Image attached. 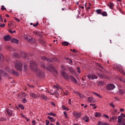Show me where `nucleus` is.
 <instances>
[{
  "label": "nucleus",
  "instance_id": "1",
  "mask_svg": "<svg viewBox=\"0 0 125 125\" xmlns=\"http://www.w3.org/2000/svg\"><path fill=\"white\" fill-rule=\"evenodd\" d=\"M30 66L33 70L34 71L36 74L38 76L43 77L44 76V73L42 70L37 68V65L34 61L32 60L30 63Z\"/></svg>",
  "mask_w": 125,
  "mask_h": 125
},
{
  "label": "nucleus",
  "instance_id": "2",
  "mask_svg": "<svg viewBox=\"0 0 125 125\" xmlns=\"http://www.w3.org/2000/svg\"><path fill=\"white\" fill-rule=\"evenodd\" d=\"M15 67L17 70L19 71H22V64L20 60H18L15 61Z\"/></svg>",
  "mask_w": 125,
  "mask_h": 125
},
{
  "label": "nucleus",
  "instance_id": "3",
  "mask_svg": "<svg viewBox=\"0 0 125 125\" xmlns=\"http://www.w3.org/2000/svg\"><path fill=\"white\" fill-rule=\"evenodd\" d=\"M41 67L47 70H48L50 71L52 70H53L54 69V67L52 64H50L49 66H47L46 67H45V65L43 64H42L41 65Z\"/></svg>",
  "mask_w": 125,
  "mask_h": 125
},
{
  "label": "nucleus",
  "instance_id": "4",
  "mask_svg": "<svg viewBox=\"0 0 125 125\" xmlns=\"http://www.w3.org/2000/svg\"><path fill=\"white\" fill-rule=\"evenodd\" d=\"M115 87V86L113 84L110 83L108 84L106 86V89L109 90H112Z\"/></svg>",
  "mask_w": 125,
  "mask_h": 125
},
{
  "label": "nucleus",
  "instance_id": "5",
  "mask_svg": "<svg viewBox=\"0 0 125 125\" xmlns=\"http://www.w3.org/2000/svg\"><path fill=\"white\" fill-rule=\"evenodd\" d=\"M61 74L62 76L65 79L67 80L69 79V76H68V74L66 72L62 71L61 73Z\"/></svg>",
  "mask_w": 125,
  "mask_h": 125
},
{
  "label": "nucleus",
  "instance_id": "6",
  "mask_svg": "<svg viewBox=\"0 0 125 125\" xmlns=\"http://www.w3.org/2000/svg\"><path fill=\"white\" fill-rule=\"evenodd\" d=\"M88 78L90 79H91L93 80L95 79H97L98 77L94 74L91 73L87 75Z\"/></svg>",
  "mask_w": 125,
  "mask_h": 125
},
{
  "label": "nucleus",
  "instance_id": "7",
  "mask_svg": "<svg viewBox=\"0 0 125 125\" xmlns=\"http://www.w3.org/2000/svg\"><path fill=\"white\" fill-rule=\"evenodd\" d=\"M41 58L44 61H47L49 62H52V60L51 59L48 58L47 57L43 56L41 57Z\"/></svg>",
  "mask_w": 125,
  "mask_h": 125
},
{
  "label": "nucleus",
  "instance_id": "8",
  "mask_svg": "<svg viewBox=\"0 0 125 125\" xmlns=\"http://www.w3.org/2000/svg\"><path fill=\"white\" fill-rule=\"evenodd\" d=\"M16 23L13 21H9L8 24V26L9 27H11L12 28H14L16 27Z\"/></svg>",
  "mask_w": 125,
  "mask_h": 125
},
{
  "label": "nucleus",
  "instance_id": "9",
  "mask_svg": "<svg viewBox=\"0 0 125 125\" xmlns=\"http://www.w3.org/2000/svg\"><path fill=\"white\" fill-rule=\"evenodd\" d=\"M21 56L22 58L24 59L27 60L29 59L28 55L25 52H21Z\"/></svg>",
  "mask_w": 125,
  "mask_h": 125
},
{
  "label": "nucleus",
  "instance_id": "10",
  "mask_svg": "<svg viewBox=\"0 0 125 125\" xmlns=\"http://www.w3.org/2000/svg\"><path fill=\"white\" fill-rule=\"evenodd\" d=\"M69 78L71 80V81L73 82L77 83L78 82L76 79L74 77L71 75H69Z\"/></svg>",
  "mask_w": 125,
  "mask_h": 125
},
{
  "label": "nucleus",
  "instance_id": "11",
  "mask_svg": "<svg viewBox=\"0 0 125 125\" xmlns=\"http://www.w3.org/2000/svg\"><path fill=\"white\" fill-rule=\"evenodd\" d=\"M3 39L5 41H7L10 40L11 38L10 35H7L3 37Z\"/></svg>",
  "mask_w": 125,
  "mask_h": 125
},
{
  "label": "nucleus",
  "instance_id": "12",
  "mask_svg": "<svg viewBox=\"0 0 125 125\" xmlns=\"http://www.w3.org/2000/svg\"><path fill=\"white\" fill-rule=\"evenodd\" d=\"M0 73H2V74L5 77L7 76L8 75L7 73L3 70H0Z\"/></svg>",
  "mask_w": 125,
  "mask_h": 125
},
{
  "label": "nucleus",
  "instance_id": "13",
  "mask_svg": "<svg viewBox=\"0 0 125 125\" xmlns=\"http://www.w3.org/2000/svg\"><path fill=\"white\" fill-rule=\"evenodd\" d=\"M10 73L14 75L18 76L19 75V73L17 71L13 70H11Z\"/></svg>",
  "mask_w": 125,
  "mask_h": 125
},
{
  "label": "nucleus",
  "instance_id": "14",
  "mask_svg": "<svg viewBox=\"0 0 125 125\" xmlns=\"http://www.w3.org/2000/svg\"><path fill=\"white\" fill-rule=\"evenodd\" d=\"M6 111L7 114L9 115V116H10L12 115V111L10 110L9 109H6Z\"/></svg>",
  "mask_w": 125,
  "mask_h": 125
},
{
  "label": "nucleus",
  "instance_id": "15",
  "mask_svg": "<svg viewBox=\"0 0 125 125\" xmlns=\"http://www.w3.org/2000/svg\"><path fill=\"white\" fill-rule=\"evenodd\" d=\"M73 114L77 118H79L81 116V113H77L74 112Z\"/></svg>",
  "mask_w": 125,
  "mask_h": 125
},
{
  "label": "nucleus",
  "instance_id": "16",
  "mask_svg": "<svg viewBox=\"0 0 125 125\" xmlns=\"http://www.w3.org/2000/svg\"><path fill=\"white\" fill-rule=\"evenodd\" d=\"M12 55V56L18 58H20V55L16 52L13 53Z\"/></svg>",
  "mask_w": 125,
  "mask_h": 125
},
{
  "label": "nucleus",
  "instance_id": "17",
  "mask_svg": "<svg viewBox=\"0 0 125 125\" xmlns=\"http://www.w3.org/2000/svg\"><path fill=\"white\" fill-rule=\"evenodd\" d=\"M67 68L71 73H74V70L72 67L68 66L67 67Z\"/></svg>",
  "mask_w": 125,
  "mask_h": 125
},
{
  "label": "nucleus",
  "instance_id": "18",
  "mask_svg": "<svg viewBox=\"0 0 125 125\" xmlns=\"http://www.w3.org/2000/svg\"><path fill=\"white\" fill-rule=\"evenodd\" d=\"M83 120H85L86 122H87L89 120V117L87 115H85L84 117L83 118Z\"/></svg>",
  "mask_w": 125,
  "mask_h": 125
},
{
  "label": "nucleus",
  "instance_id": "19",
  "mask_svg": "<svg viewBox=\"0 0 125 125\" xmlns=\"http://www.w3.org/2000/svg\"><path fill=\"white\" fill-rule=\"evenodd\" d=\"M28 42L30 43H33L35 42V40L34 39L31 37L29 38V39L28 40Z\"/></svg>",
  "mask_w": 125,
  "mask_h": 125
},
{
  "label": "nucleus",
  "instance_id": "20",
  "mask_svg": "<svg viewBox=\"0 0 125 125\" xmlns=\"http://www.w3.org/2000/svg\"><path fill=\"white\" fill-rule=\"evenodd\" d=\"M11 42L13 43H16L17 44H18L19 40L15 38H13L12 40L11 41Z\"/></svg>",
  "mask_w": 125,
  "mask_h": 125
},
{
  "label": "nucleus",
  "instance_id": "21",
  "mask_svg": "<svg viewBox=\"0 0 125 125\" xmlns=\"http://www.w3.org/2000/svg\"><path fill=\"white\" fill-rule=\"evenodd\" d=\"M98 76L101 78H106V76L102 74L98 73H97Z\"/></svg>",
  "mask_w": 125,
  "mask_h": 125
},
{
  "label": "nucleus",
  "instance_id": "22",
  "mask_svg": "<svg viewBox=\"0 0 125 125\" xmlns=\"http://www.w3.org/2000/svg\"><path fill=\"white\" fill-rule=\"evenodd\" d=\"M31 96L33 98H35L37 97V95L33 93H30Z\"/></svg>",
  "mask_w": 125,
  "mask_h": 125
},
{
  "label": "nucleus",
  "instance_id": "23",
  "mask_svg": "<svg viewBox=\"0 0 125 125\" xmlns=\"http://www.w3.org/2000/svg\"><path fill=\"white\" fill-rule=\"evenodd\" d=\"M109 8L111 9H113L114 7V4L111 2H110L109 4Z\"/></svg>",
  "mask_w": 125,
  "mask_h": 125
},
{
  "label": "nucleus",
  "instance_id": "24",
  "mask_svg": "<svg viewBox=\"0 0 125 125\" xmlns=\"http://www.w3.org/2000/svg\"><path fill=\"white\" fill-rule=\"evenodd\" d=\"M102 9H98L96 11V12L98 14H101L102 12Z\"/></svg>",
  "mask_w": 125,
  "mask_h": 125
},
{
  "label": "nucleus",
  "instance_id": "25",
  "mask_svg": "<svg viewBox=\"0 0 125 125\" xmlns=\"http://www.w3.org/2000/svg\"><path fill=\"white\" fill-rule=\"evenodd\" d=\"M47 118L50 119V121L52 122H53L55 120L52 117L49 116H48Z\"/></svg>",
  "mask_w": 125,
  "mask_h": 125
},
{
  "label": "nucleus",
  "instance_id": "26",
  "mask_svg": "<svg viewBox=\"0 0 125 125\" xmlns=\"http://www.w3.org/2000/svg\"><path fill=\"white\" fill-rule=\"evenodd\" d=\"M69 44V43L67 42H64L62 43V45L64 46H68Z\"/></svg>",
  "mask_w": 125,
  "mask_h": 125
},
{
  "label": "nucleus",
  "instance_id": "27",
  "mask_svg": "<svg viewBox=\"0 0 125 125\" xmlns=\"http://www.w3.org/2000/svg\"><path fill=\"white\" fill-rule=\"evenodd\" d=\"M101 14L103 16H106L107 15V13L105 11L102 12Z\"/></svg>",
  "mask_w": 125,
  "mask_h": 125
},
{
  "label": "nucleus",
  "instance_id": "28",
  "mask_svg": "<svg viewBox=\"0 0 125 125\" xmlns=\"http://www.w3.org/2000/svg\"><path fill=\"white\" fill-rule=\"evenodd\" d=\"M93 94H95V95H96L97 96H98L100 98H102V96L100 94H98L94 92H93Z\"/></svg>",
  "mask_w": 125,
  "mask_h": 125
},
{
  "label": "nucleus",
  "instance_id": "29",
  "mask_svg": "<svg viewBox=\"0 0 125 125\" xmlns=\"http://www.w3.org/2000/svg\"><path fill=\"white\" fill-rule=\"evenodd\" d=\"M101 116V114L99 113L95 112V116L96 117H99Z\"/></svg>",
  "mask_w": 125,
  "mask_h": 125
},
{
  "label": "nucleus",
  "instance_id": "30",
  "mask_svg": "<svg viewBox=\"0 0 125 125\" xmlns=\"http://www.w3.org/2000/svg\"><path fill=\"white\" fill-rule=\"evenodd\" d=\"M98 84L100 85H103L104 84V82L102 81H100L98 83Z\"/></svg>",
  "mask_w": 125,
  "mask_h": 125
},
{
  "label": "nucleus",
  "instance_id": "31",
  "mask_svg": "<svg viewBox=\"0 0 125 125\" xmlns=\"http://www.w3.org/2000/svg\"><path fill=\"white\" fill-rule=\"evenodd\" d=\"M88 100L89 102H92L93 100V98L91 96L88 98Z\"/></svg>",
  "mask_w": 125,
  "mask_h": 125
},
{
  "label": "nucleus",
  "instance_id": "32",
  "mask_svg": "<svg viewBox=\"0 0 125 125\" xmlns=\"http://www.w3.org/2000/svg\"><path fill=\"white\" fill-rule=\"evenodd\" d=\"M117 118V116H114L110 118L109 121L110 122H111L112 120H116Z\"/></svg>",
  "mask_w": 125,
  "mask_h": 125
},
{
  "label": "nucleus",
  "instance_id": "33",
  "mask_svg": "<svg viewBox=\"0 0 125 125\" xmlns=\"http://www.w3.org/2000/svg\"><path fill=\"white\" fill-rule=\"evenodd\" d=\"M52 60L55 62H60V60L58 58H54L52 59Z\"/></svg>",
  "mask_w": 125,
  "mask_h": 125
},
{
  "label": "nucleus",
  "instance_id": "34",
  "mask_svg": "<svg viewBox=\"0 0 125 125\" xmlns=\"http://www.w3.org/2000/svg\"><path fill=\"white\" fill-rule=\"evenodd\" d=\"M41 97L43 99H44L45 100L47 99V97L44 95H42L41 96Z\"/></svg>",
  "mask_w": 125,
  "mask_h": 125
},
{
  "label": "nucleus",
  "instance_id": "35",
  "mask_svg": "<svg viewBox=\"0 0 125 125\" xmlns=\"http://www.w3.org/2000/svg\"><path fill=\"white\" fill-rule=\"evenodd\" d=\"M62 108L65 110L68 111L69 109L68 108L66 107L64 105H63L62 106Z\"/></svg>",
  "mask_w": 125,
  "mask_h": 125
},
{
  "label": "nucleus",
  "instance_id": "36",
  "mask_svg": "<svg viewBox=\"0 0 125 125\" xmlns=\"http://www.w3.org/2000/svg\"><path fill=\"white\" fill-rule=\"evenodd\" d=\"M19 107L22 110L24 109V107L21 104H19Z\"/></svg>",
  "mask_w": 125,
  "mask_h": 125
},
{
  "label": "nucleus",
  "instance_id": "37",
  "mask_svg": "<svg viewBox=\"0 0 125 125\" xmlns=\"http://www.w3.org/2000/svg\"><path fill=\"white\" fill-rule=\"evenodd\" d=\"M119 93L121 94H122L124 93V91L122 89H120L119 91Z\"/></svg>",
  "mask_w": 125,
  "mask_h": 125
},
{
  "label": "nucleus",
  "instance_id": "38",
  "mask_svg": "<svg viewBox=\"0 0 125 125\" xmlns=\"http://www.w3.org/2000/svg\"><path fill=\"white\" fill-rule=\"evenodd\" d=\"M96 65L97 66H99L101 69H103V68L101 64L97 63H96Z\"/></svg>",
  "mask_w": 125,
  "mask_h": 125
},
{
  "label": "nucleus",
  "instance_id": "39",
  "mask_svg": "<svg viewBox=\"0 0 125 125\" xmlns=\"http://www.w3.org/2000/svg\"><path fill=\"white\" fill-rule=\"evenodd\" d=\"M48 115H52L54 116H55L56 115V114L53 113L52 112H50L49 113H48Z\"/></svg>",
  "mask_w": 125,
  "mask_h": 125
},
{
  "label": "nucleus",
  "instance_id": "40",
  "mask_svg": "<svg viewBox=\"0 0 125 125\" xmlns=\"http://www.w3.org/2000/svg\"><path fill=\"white\" fill-rule=\"evenodd\" d=\"M6 70L8 72H10V71L9 67L8 66H6Z\"/></svg>",
  "mask_w": 125,
  "mask_h": 125
},
{
  "label": "nucleus",
  "instance_id": "41",
  "mask_svg": "<svg viewBox=\"0 0 125 125\" xmlns=\"http://www.w3.org/2000/svg\"><path fill=\"white\" fill-rule=\"evenodd\" d=\"M31 37L29 36H26L24 37V39H25L26 40L28 41V40L29 39V38Z\"/></svg>",
  "mask_w": 125,
  "mask_h": 125
},
{
  "label": "nucleus",
  "instance_id": "42",
  "mask_svg": "<svg viewBox=\"0 0 125 125\" xmlns=\"http://www.w3.org/2000/svg\"><path fill=\"white\" fill-rule=\"evenodd\" d=\"M24 71H26L27 69V65L25 64L24 66L23 67Z\"/></svg>",
  "mask_w": 125,
  "mask_h": 125
},
{
  "label": "nucleus",
  "instance_id": "43",
  "mask_svg": "<svg viewBox=\"0 0 125 125\" xmlns=\"http://www.w3.org/2000/svg\"><path fill=\"white\" fill-rule=\"evenodd\" d=\"M9 49L11 51H15V49L11 47H10L9 48Z\"/></svg>",
  "mask_w": 125,
  "mask_h": 125
},
{
  "label": "nucleus",
  "instance_id": "44",
  "mask_svg": "<svg viewBox=\"0 0 125 125\" xmlns=\"http://www.w3.org/2000/svg\"><path fill=\"white\" fill-rule=\"evenodd\" d=\"M98 125H104V122H102L99 121L98 123Z\"/></svg>",
  "mask_w": 125,
  "mask_h": 125
},
{
  "label": "nucleus",
  "instance_id": "45",
  "mask_svg": "<svg viewBox=\"0 0 125 125\" xmlns=\"http://www.w3.org/2000/svg\"><path fill=\"white\" fill-rule=\"evenodd\" d=\"M78 95L81 98H83V94H80V93H79V94H78Z\"/></svg>",
  "mask_w": 125,
  "mask_h": 125
},
{
  "label": "nucleus",
  "instance_id": "46",
  "mask_svg": "<svg viewBox=\"0 0 125 125\" xmlns=\"http://www.w3.org/2000/svg\"><path fill=\"white\" fill-rule=\"evenodd\" d=\"M8 31L11 33H15L16 32V31L15 30H14L13 31H12L11 30H8Z\"/></svg>",
  "mask_w": 125,
  "mask_h": 125
},
{
  "label": "nucleus",
  "instance_id": "47",
  "mask_svg": "<svg viewBox=\"0 0 125 125\" xmlns=\"http://www.w3.org/2000/svg\"><path fill=\"white\" fill-rule=\"evenodd\" d=\"M39 24L38 22V21L36 22V23L35 24H34L33 25V26L35 27H37Z\"/></svg>",
  "mask_w": 125,
  "mask_h": 125
},
{
  "label": "nucleus",
  "instance_id": "48",
  "mask_svg": "<svg viewBox=\"0 0 125 125\" xmlns=\"http://www.w3.org/2000/svg\"><path fill=\"white\" fill-rule=\"evenodd\" d=\"M103 116H104L105 118L107 119H108L109 118V117L107 115L105 114H103Z\"/></svg>",
  "mask_w": 125,
  "mask_h": 125
},
{
  "label": "nucleus",
  "instance_id": "49",
  "mask_svg": "<svg viewBox=\"0 0 125 125\" xmlns=\"http://www.w3.org/2000/svg\"><path fill=\"white\" fill-rule=\"evenodd\" d=\"M5 120V118L3 117H0V122L3 121Z\"/></svg>",
  "mask_w": 125,
  "mask_h": 125
},
{
  "label": "nucleus",
  "instance_id": "50",
  "mask_svg": "<svg viewBox=\"0 0 125 125\" xmlns=\"http://www.w3.org/2000/svg\"><path fill=\"white\" fill-rule=\"evenodd\" d=\"M1 10H6V9L5 8H4V6L3 5H2L1 6Z\"/></svg>",
  "mask_w": 125,
  "mask_h": 125
},
{
  "label": "nucleus",
  "instance_id": "51",
  "mask_svg": "<svg viewBox=\"0 0 125 125\" xmlns=\"http://www.w3.org/2000/svg\"><path fill=\"white\" fill-rule=\"evenodd\" d=\"M3 58V55L1 54L0 53V60H2Z\"/></svg>",
  "mask_w": 125,
  "mask_h": 125
},
{
  "label": "nucleus",
  "instance_id": "52",
  "mask_svg": "<svg viewBox=\"0 0 125 125\" xmlns=\"http://www.w3.org/2000/svg\"><path fill=\"white\" fill-rule=\"evenodd\" d=\"M109 105L113 108L115 107V106L113 104L111 103H110Z\"/></svg>",
  "mask_w": 125,
  "mask_h": 125
},
{
  "label": "nucleus",
  "instance_id": "53",
  "mask_svg": "<svg viewBox=\"0 0 125 125\" xmlns=\"http://www.w3.org/2000/svg\"><path fill=\"white\" fill-rule=\"evenodd\" d=\"M5 26V24L4 23L3 24H0V26L1 27H4Z\"/></svg>",
  "mask_w": 125,
  "mask_h": 125
},
{
  "label": "nucleus",
  "instance_id": "54",
  "mask_svg": "<svg viewBox=\"0 0 125 125\" xmlns=\"http://www.w3.org/2000/svg\"><path fill=\"white\" fill-rule=\"evenodd\" d=\"M77 70L78 72L79 73H80L81 71H80V69L79 67H78L77 68Z\"/></svg>",
  "mask_w": 125,
  "mask_h": 125
},
{
  "label": "nucleus",
  "instance_id": "55",
  "mask_svg": "<svg viewBox=\"0 0 125 125\" xmlns=\"http://www.w3.org/2000/svg\"><path fill=\"white\" fill-rule=\"evenodd\" d=\"M46 125H48L49 124V121L48 120H46Z\"/></svg>",
  "mask_w": 125,
  "mask_h": 125
},
{
  "label": "nucleus",
  "instance_id": "56",
  "mask_svg": "<svg viewBox=\"0 0 125 125\" xmlns=\"http://www.w3.org/2000/svg\"><path fill=\"white\" fill-rule=\"evenodd\" d=\"M122 118H123V117L121 115L119 116H118V119H120L122 120Z\"/></svg>",
  "mask_w": 125,
  "mask_h": 125
},
{
  "label": "nucleus",
  "instance_id": "57",
  "mask_svg": "<svg viewBox=\"0 0 125 125\" xmlns=\"http://www.w3.org/2000/svg\"><path fill=\"white\" fill-rule=\"evenodd\" d=\"M68 91L67 90H65V92H64V94L65 95H67L68 94Z\"/></svg>",
  "mask_w": 125,
  "mask_h": 125
},
{
  "label": "nucleus",
  "instance_id": "58",
  "mask_svg": "<svg viewBox=\"0 0 125 125\" xmlns=\"http://www.w3.org/2000/svg\"><path fill=\"white\" fill-rule=\"evenodd\" d=\"M22 101L23 103H25L26 102V99L25 98H24L23 100Z\"/></svg>",
  "mask_w": 125,
  "mask_h": 125
},
{
  "label": "nucleus",
  "instance_id": "59",
  "mask_svg": "<svg viewBox=\"0 0 125 125\" xmlns=\"http://www.w3.org/2000/svg\"><path fill=\"white\" fill-rule=\"evenodd\" d=\"M51 103L52 105H53V106H55V104L54 102H51Z\"/></svg>",
  "mask_w": 125,
  "mask_h": 125
},
{
  "label": "nucleus",
  "instance_id": "60",
  "mask_svg": "<svg viewBox=\"0 0 125 125\" xmlns=\"http://www.w3.org/2000/svg\"><path fill=\"white\" fill-rule=\"evenodd\" d=\"M14 18L18 22H19V20L18 18L15 17H14Z\"/></svg>",
  "mask_w": 125,
  "mask_h": 125
},
{
  "label": "nucleus",
  "instance_id": "61",
  "mask_svg": "<svg viewBox=\"0 0 125 125\" xmlns=\"http://www.w3.org/2000/svg\"><path fill=\"white\" fill-rule=\"evenodd\" d=\"M104 125H109V124L108 123L104 122Z\"/></svg>",
  "mask_w": 125,
  "mask_h": 125
},
{
  "label": "nucleus",
  "instance_id": "62",
  "mask_svg": "<svg viewBox=\"0 0 125 125\" xmlns=\"http://www.w3.org/2000/svg\"><path fill=\"white\" fill-rule=\"evenodd\" d=\"M122 122L123 123L125 122V118H123L122 120Z\"/></svg>",
  "mask_w": 125,
  "mask_h": 125
},
{
  "label": "nucleus",
  "instance_id": "63",
  "mask_svg": "<svg viewBox=\"0 0 125 125\" xmlns=\"http://www.w3.org/2000/svg\"><path fill=\"white\" fill-rule=\"evenodd\" d=\"M53 87L54 88H56V90H58V88L57 86L56 85H54Z\"/></svg>",
  "mask_w": 125,
  "mask_h": 125
},
{
  "label": "nucleus",
  "instance_id": "64",
  "mask_svg": "<svg viewBox=\"0 0 125 125\" xmlns=\"http://www.w3.org/2000/svg\"><path fill=\"white\" fill-rule=\"evenodd\" d=\"M124 123H119L117 124L118 125H124Z\"/></svg>",
  "mask_w": 125,
  "mask_h": 125
}]
</instances>
